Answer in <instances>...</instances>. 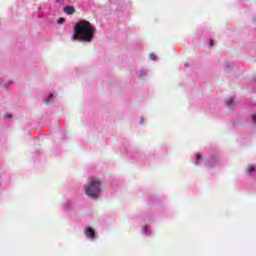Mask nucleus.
Instances as JSON below:
<instances>
[{"label":"nucleus","instance_id":"obj_8","mask_svg":"<svg viewBox=\"0 0 256 256\" xmlns=\"http://www.w3.org/2000/svg\"><path fill=\"white\" fill-rule=\"evenodd\" d=\"M58 23L61 25V23H65V18H59Z\"/></svg>","mask_w":256,"mask_h":256},{"label":"nucleus","instance_id":"obj_12","mask_svg":"<svg viewBox=\"0 0 256 256\" xmlns=\"http://www.w3.org/2000/svg\"><path fill=\"white\" fill-rule=\"evenodd\" d=\"M53 97V94H50L49 96H48V99H51Z\"/></svg>","mask_w":256,"mask_h":256},{"label":"nucleus","instance_id":"obj_7","mask_svg":"<svg viewBox=\"0 0 256 256\" xmlns=\"http://www.w3.org/2000/svg\"><path fill=\"white\" fill-rule=\"evenodd\" d=\"M150 59H152V61H155L157 59V56H155V54H150Z\"/></svg>","mask_w":256,"mask_h":256},{"label":"nucleus","instance_id":"obj_9","mask_svg":"<svg viewBox=\"0 0 256 256\" xmlns=\"http://www.w3.org/2000/svg\"><path fill=\"white\" fill-rule=\"evenodd\" d=\"M252 121H253V123H256V114L252 115Z\"/></svg>","mask_w":256,"mask_h":256},{"label":"nucleus","instance_id":"obj_1","mask_svg":"<svg viewBox=\"0 0 256 256\" xmlns=\"http://www.w3.org/2000/svg\"><path fill=\"white\" fill-rule=\"evenodd\" d=\"M97 30L91 22L87 20H81L76 23L74 27V35L72 36L73 41H84V43H91L95 37Z\"/></svg>","mask_w":256,"mask_h":256},{"label":"nucleus","instance_id":"obj_6","mask_svg":"<svg viewBox=\"0 0 256 256\" xmlns=\"http://www.w3.org/2000/svg\"><path fill=\"white\" fill-rule=\"evenodd\" d=\"M226 105H227V107H233V99L229 98V99L226 101Z\"/></svg>","mask_w":256,"mask_h":256},{"label":"nucleus","instance_id":"obj_2","mask_svg":"<svg viewBox=\"0 0 256 256\" xmlns=\"http://www.w3.org/2000/svg\"><path fill=\"white\" fill-rule=\"evenodd\" d=\"M84 193L90 199H99L101 195V181H99V178H89L84 186Z\"/></svg>","mask_w":256,"mask_h":256},{"label":"nucleus","instance_id":"obj_13","mask_svg":"<svg viewBox=\"0 0 256 256\" xmlns=\"http://www.w3.org/2000/svg\"><path fill=\"white\" fill-rule=\"evenodd\" d=\"M6 117H11V114H7Z\"/></svg>","mask_w":256,"mask_h":256},{"label":"nucleus","instance_id":"obj_10","mask_svg":"<svg viewBox=\"0 0 256 256\" xmlns=\"http://www.w3.org/2000/svg\"><path fill=\"white\" fill-rule=\"evenodd\" d=\"M202 158H203V156L201 154L196 155V159H202Z\"/></svg>","mask_w":256,"mask_h":256},{"label":"nucleus","instance_id":"obj_3","mask_svg":"<svg viewBox=\"0 0 256 256\" xmlns=\"http://www.w3.org/2000/svg\"><path fill=\"white\" fill-rule=\"evenodd\" d=\"M84 234L88 239H95V230L91 227H88L85 231Z\"/></svg>","mask_w":256,"mask_h":256},{"label":"nucleus","instance_id":"obj_5","mask_svg":"<svg viewBox=\"0 0 256 256\" xmlns=\"http://www.w3.org/2000/svg\"><path fill=\"white\" fill-rule=\"evenodd\" d=\"M246 171L247 173H253V171H255V167L253 165H248Z\"/></svg>","mask_w":256,"mask_h":256},{"label":"nucleus","instance_id":"obj_11","mask_svg":"<svg viewBox=\"0 0 256 256\" xmlns=\"http://www.w3.org/2000/svg\"><path fill=\"white\" fill-rule=\"evenodd\" d=\"M208 43H209L210 47H213V40H209Z\"/></svg>","mask_w":256,"mask_h":256},{"label":"nucleus","instance_id":"obj_4","mask_svg":"<svg viewBox=\"0 0 256 256\" xmlns=\"http://www.w3.org/2000/svg\"><path fill=\"white\" fill-rule=\"evenodd\" d=\"M64 12L66 15H73V13H75V7L66 6V7H64Z\"/></svg>","mask_w":256,"mask_h":256}]
</instances>
